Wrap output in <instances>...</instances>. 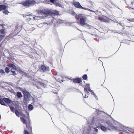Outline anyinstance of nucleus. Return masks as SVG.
<instances>
[{"mask_svg": "<svg viewBox=\"0 0 134 134\" xmlns=\"http://www.w3.org/2000/svg\"><path fill=\"white\" fill-rule=\"evenodd\" d=\"M83 15V14H80L76 15L75 16L77 20H79L80 18V24L82 25H86V23L88 21L87 19L84 17Z\"/></svg>", "mask_w": 134, "mask_h": 134, "instance_id": "f257e3e1", "label": "nucleus"}, {"mask_svg": "<svg viewBox=\"0 0 134 134\" xmlns=\"http://www.w3.org/2000/svg\"><path fill=\"white\" fill-rule=\"evenodd\" d=\"M16 70V67L15 65L12 64H10L8 65V67L6 68L5 70L6 72L8 73L10 72V70H11L14 74H15V70Z\"/></svg>", "mask_w": 134, "mask_h": 134, "instance_id": "f03ea898", "label": "nucleus"}, {"mask_svg": "<svg viewBox=\"0 0 134 134\" xmlns=\"http://www.w3.org/2000/svg\"><path fill=\"white\" fill-rule=\"evenodd\" d=\"M87 85V88L86 87H85L84 88V91L85 93V96H84V97L85 98H87L88 97V96H86V94L87 95H89L90 94L89 92L88 91V90L90 92H91V93L92 94H93L94 97L96 96V95L90 89V85L89 84H86Z\"/></svg>", "mask_w": 134, "mask_h": 134, "instance_id": "7ed1b4c3", "label": "nucleus"}, {"mask_svg": "<svg viewBox=\"0 0 134 134\" xmlns=\"http://www.w3.org/2000/svg\"><path fill=\"white\" fill-rule=\"evenodd\" d=\"M36 3V2L34 0H27L23 3L22 4L24 6L28 7L35 4Z\"/></svg>", "mask_w": 134, "mask_h": 134, "instance_id": "20e7f679", "label": "nucleus"}, {"mask_svg": "<svg viewBox=\"0 0 134 134\" xmlns=\"http://www.w3.org/2000/svg\"><path fill=\"white\" fill-rule=\"evenodd\" d=\"M24 95V100L25 101L28 102L30 99V93L24 90L22 91Z\"/></svg>", "mask_w": 134, "mask_h": 134, "instance_id": "39448f33", "label": "nucleus"}, {"mask_svg": "<svg viewBox=\"0 0 134 134\" xmlns=\"http://www.w3.org/2000/svg\"><path fill=\"white\" fill-rule=\"evenodd\" d=\"M99 19L100 20L105 22H108L109 21L108 18L104 16L99 17Z\"/></svg>", "mask_w": 134, "mask_h": 134, "instance_id": "423d86ee", "label": "nucleus"}, {"mask_svg": "<svg viewBox=\"0 0 134 134\" xmlns=\"http://www.w3.org/2000/svg\"><path fill=\"white\" fill-rule=\"evenodd\" d=\"M43 14L45 15L48 16L52 15V13L50 10H44L43 12Z\"/></svg>", "mask_w": 134, "mask_h": 134, "instance_id": "0eeeda50", "label": "nucleus"}, {"mask_svg": "<svg viewBox=\"0 0 134 134\" xmlns=\"http://www.w3.org/2000/svg\"><path fill=\"white\" fill-rule=\"evenodd\" d=\"M73 4L76 7L81 9L82 6H81V5L79 2H73Z\"/></svg>", "mask_w": 134, "mask_h": 134, "instance_id": "6e6552de", "label": "nucleus"}, {"mask_svg": "<svg viewBox=\"0 0 134 134\" xmlns=\"http://www.w3.org/2000/svg\"><path fill=\"white\" fill-rule=\"evenodd\" d=\"M41 69L43 71H48L49 69L48 67H46L44 65H42L41 67Z\"/></svg>", "mask_w": 134, "mask_h": 134, "instance_id": "1a4fd4ad", "label": "nucleus"}, {"mask_svg": "<svg viewBox=\"0 0 134 134\" xmlns=\"http://www.w3.org/2000/svg\"><path fill=\"white\" fill-rule=\"evenodd\" d=\"M8 8V7L5 5H0V11H3L5 9H7Z\"/></svg>", "mask_w": 134, "mask_h": 134, "instance_id": "9d476101", "label": "nucleus"}, {"mask_svg": "<svg viewBox=\"0 0 134 134\" xmlns=\"http://www.w3.org/2000/svg\"><path fill=\"white\" fill-rule=\"evenodd\" d=\"M73 81L74 82L79 83L81 81V79L78 78L75 79L73 80Z\"/></svg>", "mask_w": 134, "mask_h": 134, "instance_id": "9b49d317", "label": "nucleus"}, {"mask_svg": "<svg viewBox=\"0 0 134 134\" xmlns=\"http://www.w3.org/2000/svg\"><path fill=\"white\" fill-rule=\"evenodd\" d=\"M15 113L16 115L18 116L19 117L20 116H23L24 117H25V116L23 114H21V115L20 114L19 112L17 111H16L15 112Z\"/></svg>", "mask_w": 134, "mask_h": 134, "instance_id": "f8f14e48", "label": "nucleus"}, {"mask_svg": "<svg viewBox=\"0 0 134 134\" xmlns=\"http://www.w3.org/2000/svg\"><path fill=\"white\" fill-rule=\"evenodd\" d=\"M3 100L7 103H9L10 102V100L8 98H4L3 99Z\"/></svg>", "mask_w": 134, "mask_h": 134, "instance_id": "ddd939ff", "label": "nucleus"}, {"mask_svg": "<svg viewBox=\"0 0 134 134\" xmlns=\"http://www.w3.org/2000/svg\"><path fill=\"white\" fill-rule=\"evenodd\" d=\"M32 17L33 19L34 20H38L40 19V17L38 16H35L34 15H33Z\"/></svg>", "mask_w": 134, "mask_h": 134, "instance_id": "4468645a", "label": "nucleus"}, {"mask_svg": "<svg viewBox=\"0 0 134 134\" xmlns=\"http://www.w3.org/2000/svg\"><path fill=\"white\" fill-rule=\"evenodd\" d=\"M33 105H30L28 107V109H29V110L31 111L33 109Z\"/></svg>", "mask_w": 134, "mask_h": 134, "instance_id": "2eb2a0df", "label": "nucleus"}, {"mask_svg": "<svg viewBox=\"0 0 134 134\" xmlns=\"http://www.w3.org/2000/svg\"><path fill=\"white\" fill-rule=\"evenodd\" d=\"M20 119L22 122L24 124H26L25 120L22 117L20 118Z\"/></svg>", "mask_w": 134, "mask_h": 134, "instance_id": "dca6fc26", "label": "nucleus"}, {"mask_svg": "<svg viewBox=\"0 0 134 134\" xmlns=\"http://www.w3.org/2000/svg\"><path fill=\"white\" fill-rule=\"evenodd\" d=\"M101 129L103 131H106L107 130V128L106 127L103 126H101Z\"/></svg>", "mask_w": 134, "mask_h": 134, "instance_id": "f3484780", "label": "nucleus"}, {"mask_svg": "<svg viewBox=\"0 0 134 134\" xmlns=\"http://www.w3.org/2000/svg\"><path fill=\"white\" fill-rule=\"evenodd\" d=\"M3 13L5 14V15H8L9 12L7 10V9H5L3 11Z\"/></svg>", "mask_w": 134, "mask_h": 134, "instance_id": "a211bd4d", "label": "nucleus"}, {"mask_svg": "<svg viewBox=\"0 0 134 134\" xmlns=\"http://www.w3.org/2000/svg\"><path fill=\"white\" fill-rule=\"evenodd\" d=\"M17 96L19 98H20L22 97L21 93V92H17Z\"/></svg>", "mask_w": 134, "mask_h": 134, "instance_id": "6ab92c4d", "label": "nucleus"}, {"mask_svg": "<svg viewBox=\"0 0 134 134\" xmlns=\"http://www.w3.org/2000/svg\"><path fill=\"white\" fill-rule=\"evenodd\" d=\"M110 127L109 128V129L110 130H111V129H115L116 128L115 127L113 126L111 124L109 125Z\"/></svg>", "mask_w": 134, "mask_h": 134, "instance_id": "aec40b11", "label": "nucleus"}, {"mask_svg": "<svg viewBox=\"0 0 134 134\" xmlns=\"http://www.w3.org/2000/svg\"><path fill=\"white\" fill-rule=\"evenodd\" d=\"M82 78L84 80H86L87 79V76L86 75H84L82 76Z\"/></svg>", "mask_w": 134, "mask_h": 134, "instance_id": "412c9836", "label": "nucleus"}, {"mask_svg": "<svg viewBox=\"0 0 134 134\" xmlns=\"http://www.w3.org/2000/svg\"><path fill=\"white\" fill-rule=\"evenodd\" d=\"M4 36L5 35H0V42L2 40Z\"/></svg>", "mask_w": 134, "mask_h": 134, "instance_id": "4be33fe9", "label": "nucleus"}, {"mask_svg": "<svg viewBox=\"0 0 134 134\" xmlns=\"http://www.w3.org/2000/svg\"><path fill=\"white\" fill-rule=\"evenodd\" d=\"M20 73L21 74H22L23 75H24L25 76H26V73L25 72L23 71H20Z\"/></svg>", "mask_w": 134, "mask_h": 134, "instance_id": "5701e85b", "label": "nucleus"}, {"mask_svg": "<svg viewBox=\"0 0 134 134\" xmlns=\"http://www.w3.org/2000/svg\"><path fill=\"white\" fill-rule=\"evenodd\" d=\"M0 103L2 105H4V103L3 100L1 99V98H0Z\"/></svg>", "mask_w": 134, "mask_h": 134, "instance_id": "b1692460", "label": "nucleus"}, {"mask_svg": "<svg viewBox=\"0 0 134 134\" xmlns=\"http://www.w3.org/2000/svg\"><path fill=\"white\" fill-rule=\"evenodd\" d=\"M10 109L12 111H13V112H14V111H15V109L14 107H10Z\"/></svg>", "mask_w": 134, "mask_h": 134, "instance_id": "393cba45", "label": "nucleus"}, {"mask_svg": "<svg viewBox=\"0 0 134 134\" xmlns=\"http://www.w3.org/2000/svg\"><path fill=\"white\" fill-rule=\"evenodd\" d=\"M0 31H1V34H5V32L4 30L2 29V30H1ZM3 35H4V34H3Z\"/></svg>", "mask_w": 134, "mask_h": 134, "instance_id": "a878e982", "label": "nucleus"}, {"mask_svg": "<svg viewBox=\"0 0 134 134\" xmlns=\"http://www.w3.org/2000/svg\"><path fill=\"white\" fill-rule=\"evenodd\" d=\"M81 9H85V10H88V11H91V10H90V9H89L88 8H84L83 7H82L81 8Z\"/></svg>", "mask_w": 134, "mask_h": 134, "instance_id": "bb28decb", "label": "nucleus"}, {"mask_svg": "<svg viewBox=\"0 0 134 134\" xmlns=\"http://www.w3.org/2000/svg\"><path fill=\"white\" fill-rule=\"evenodd\" d=\"M50 1L52 3H54L55 4L56 3V1L55 0H50Z\"/></svg>", "mask_w": 134, "mask_h": 134, "instance_id": "cd10ccee", "label": "nucleus"}, {"mask_svg": "<svg viewBox=\"0 0 134 134\" xmlns=\"http://www.w3.org/2000/svg\"><path fill=\"white\" fill-rule=\"evenodd\" d=\"M0 72L2 74H3L4 73V70L1 69L0 70Z\"/></svg>", "mask_w": 134, "mask_h": 134, "instance_id": "c85d7f7f", "label": "nucleus"}, {"mask_svg": "<svg viewBox=\"0 0 134 134\" xmlns=\"http://www.w3.org/2000/svg\"><path fill=\"white\" fill-rule=\"evenodd\" d=\"M29 16L28 17V18H29L30 19H33V17L32 16L33 15H29Z\"/></svg>", "mask_w": 134, "mask_h": 134, "instance_id": "c756f323", "label": "nucleus"}, {"mask_svg": "<svg viewBox=\"0 0 134 134\" xmlns=\"http://www.w3.org/2000/svg\"><path fill=\"white\" fill-rule=\"evenodd\" d=\"M24 134H29V133L27 131L25 130L24 131Z\"/></svg>", "mask_w": 134, "mask_h": 134, "instance_id": "7c9ffc66", "label": "nucleus"}, {"mask_svg": "<svg viewBox=\"0 0 134 134\" xmlns=\"http://www.w3.org/2000/svg\"><path fill=\"white\" fill-rule=\"evenodd\" d=\"M45 3H46L49 4L50 3V2L46 0L45 1Z\"/></svg>", "mask_w": 134, "mask_h": 134, "instance_id": "2f4dec72", "label": "nucleus"}, {"mask_svg": "<svg viewBox=\"0 0 134 134\" xmlns=\"http://www.w3.org/2000/svg\"><path fill=\"white\" fill-rule=\"evenodd\" d=\"M28 16H29L28 15H23V17H26L28 18Z\"/></svg>", "mask_w": 134, "mask_h": 134, "instance_id": "473e14b6", "label": "nucleus"}, {"mask_svg": "<svg viewBox=\"0 0 134 134\" xmlns=\"http://www.w3.org/2000/svg\"><path fill=\"white\" fill-rule=\"evenodd\" d=\"M38 82H33V84H34V85H38L37 84V83Z\"/></svg>", "mask_w": 134, "mask_h": 134, "instance_id": "72a5a7b5", "label": "nucleus"}, {"mask_svg": "<svg viewBox=\"0 0 134 134\" xmlns=\"http://www.w3.org/2000/svg\"><path fill=\"white\" fill-rule=\"evenodd\" d=\"M3 28V26L2 25H0V30L1 31V30H2V29Z\"/></svg>", "mask_w": 134, "mask_h": 134, "instance_id": "f704fd0d", "label": "nucleus"}, {"mask_svg": "<svg viewBox=\"0 0 134 134\" xmlns=\"http://www.w3.org/2000/svg\"><path fill=\"white\" fill-rule=\"evenodd\" d=\"M56 4L57 6H59V7H61V5H60V4H59L57 3V4Z\"/></svg>", "mask_w": 134, "mask_h": 134, "instance_id": "c9c22d12", "label": "nucleus"}, {"mask_svg": "<svg viewBox=\"0 0 134 134\" xmlns=\"http://www.w3.org/2000/svg\"><path fill=\"white\" fill-rule=\"evenodd\" d=\"M94 131L96 132H97L98 131V130L97 129H95V128H94Z\"/></svg>", "mask_w": 134, "mask_h": 134, "instance_id": "e433bc0d", "label": "nucleus"}, {"mask_svg": "<svg viewBox=\"0 0 134 134\" xmlns=\"http://www.w3.org/2000/svg\"><path fill=\"white\" fill-rule=\"evenodd\" d=\"M91 11V12H95L94 11H93V10H91V11Z\"/></svg>", "mask_w": 134, "mask_h": 134, "instance_id": "4c0bfd02", "label": "nucleus"}, {"mask_svg": "<svg viewBox=\"0 0 134 134\" xmlns=\"http://www.w3.org/2000/svg\"><path fill=\"white\" fill-rule=\"evenodd\" d=\"M40 83V84L41 85H42V83H41L40 82V83Z\"/></svg>", "mask_w": 134, "mask_h": 134, "instance_id": "58836bf2", "label": "nucleus"}, {"mask_svg": "<svg viewBox=\"0 0 134 134\" xmlns=\"http://www.w3.org/2000/svg\"><path fill=\"white\" fill-rule=\"evenodd\" d=\"M58 12H57V13H56V14H57V15H58Z\"/></svg>", "mask_w": 134, "mask_h": 134, "instance_id": "ea45409f", "label": "nucleus"}, {"mask_svg": "<svg viewBox=\"0 0 134 134\" xmlns=\"http://www.w3.org/2000/svg\"><path fill=\"white\" fill-rule=\"evenodd\" d=\"M96 126H97V127H98H98L99 126L97 125H96Z\"/></svg>", "mask_w": 134, "mask_h": 134, "instance_id": "a19ab883", "label": "nucleus"}, {"mask_svg": "<svg viewBox=\"0 0 134 134\" xmlns=\"http://www.w3.org/2000/svg\"><path fill=\"white\" fill-rule=\"evenodd\" d=\"M62 82H63V81L62 80Z\"/></svg>", "mask_w": 134, "mask_h": 134, "instance_id": "79ce46f5", "label": "nucleus"}, {"mask_svg": "<svg viewBox=\"0 0 134 134\" xmlns=\"http://www.w3.org/2000/svg\"><path fill=\"white\" fill-rule=\"evenodd\" d=\"M0 3H1L0 2Z\"/></svg>", "mask_w": 134, "mask_h": 134, "instance_id": "37998d69", "label": "nucleus"}]
</instances>
